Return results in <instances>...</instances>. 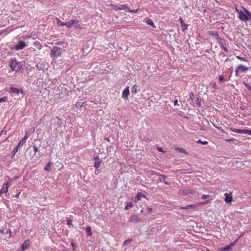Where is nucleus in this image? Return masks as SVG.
<instances>
[{
    "mask_svg": "<svg viewBox=\"0 0 251 251\" xmlns=\"http://www.w3.org/2000/svg\"><path fill=\"white\" fill-rule=\"evenodd\" d=\"M33 150H34V151L35 152H37V151H39L38 148V147L34 145L33 146Z\"/></svg>",
    "mask_w": 251,
    "mask_h": 251,
    "instance_id": "46",
    "label": "nucleus"
},
{
    "mask_svg": "<svg viewBox=\"0 0 251 251\" xmlns=\"http://www.w3.org/2000/svg\"><path fill=\"white\" fill-rule=\"evenodd\" d=\"M63 44V43L61 41L57 42L56 43V45H61Z\"/></svg>",
    "mask_w": 251,
    "mask_h": 251,
    "instance_id": "56",
    "label": "nucleus"
},
{
    "mask_svg": "<svg viewBox=\"0 0 251 251\" xmlns=\"http://www.w3.org/2000/svg\"><path fill=\"white\" fill-rule=\"evenodd\" d=\"M209 34L212 36H216L217 37V39L218 40V37H220L219 36V34L218 32H209Z\"/></svg>",
    "mask_w": 251,
    "mask_h": 251,
    "instance_id": "23",
    "label": "nucleus"
},
{
    "mask_svg": "<svg viewBox=\"0 0 251 251\" xmlns=\"http://www.w3.org/2000/svg\"><path fill=\"white\" fill-rule=\"evenodd\" d=\"M111 7L115 11H117L119 10H127L128 9V7L126 4L122 5L121 6H118L115 5H111Z\"/></svg>",
    "mask_w": 251,
    "mask_h": 251,
    "instance_id": "7",
    "label": "nucleus"
},
{
    "mask_svg": "<svg viewBox=\"0 0 251 251\" xmlns=\"http://www.w3.org/2000/svg\"><path fill=\"white\" fill-rule=\"evenodd\" d=\"M84 103L85 102H76V104H75V106L77 108H78V107H81L83 105Z\"/></svg>",
    "mask_w": 251,
    "mask_h": 251,
    "instance_id": "31",
    "label": "nucleus"
},
{
    "mask_svg": "<svg viewBox=\"0 0 251 251\" xmlns=\"http://www.w3.org/2000/svg\"><path fill=\"white\" fill-rule=\"evenodd\" d=\"M224 196H225V201L226 203L231 202L232 201V197L230 194L228 193H225Z\"/></svg>",
    "mask_w": 251,
    "mask_h": 251,
    "instance_id": "13",
    "label": "nucleus"
},
{
    "mask_svg": "<svg viewBox=\"0 0 251 251\" xmlns=\"http://www.w3.org/2000/svg\"><path fill=\"white\" fill-rule=\"evenodd\" d=\"M132 92L134 93H137V86L136 85H134L132 87Z\"/></svg>",
    "mask_w": 251,
    "mask_h": 251,
    "instance_id": "38",
    "label": "nucleus"
},
{
    "mask_svg": "<svg viewBox=\"0 0 251 251\" xmlns=\"http://www.w3.org/2000/svg\"><path fill=\"white\" fill-rule=\"evenodd\" d=\"M235 139L231 138V139H226L225 141L226 142L230 143V142H234L235 141Z\"/></svg>",
    "mask_w": 251,
    "mask_h": 251,
    "instance_id": "43",
    "label": "nucleus"
},
{
    "mask_svg": "<svg viewBox=\"0 0 251 251\" xmlns=\"http://www.w3.org/2000/svg\"><path fill=\"white\" fill-rule=\"evenodd\" d=\"M3 194V193L0 190V197Z\"/></svg>",
    "mask_w": 251,
    "mask_h": 251,
    "instance_id": "62",
    "label": "nucleus"
},
{
    "mask_svg": "<svg viewBox=\"0 0 251 251\" xmlns=\"http://www.w3.org/2000/svg\"><path fill=\"white\" fill-rule=\"evenodd\" d=\"M229 129L234 132L238 133H243V129H238L236 128H233L229 127Z\"/></svg>",
    "mask_w": 251,
    "mask_h": 251,
    "instance_id": "21",
    "label": "nucleus"
},
{
    "mask_svg": "<svg viewBox=\"0 0 251 251\" xmlns=\"http://www.w3.org/2000/svg\"><path fill=\"white\" fill-rule=\"evenodd\" d=\"M5 233L9 234V237H10L12 235V232L10 229H7Z\"/></svg>",
    "mask_w": 251,
    "mask_h": 251,
    "instance_id": "45",
    "label": "nucleus"
},
{
    "mask_svg": "<svg viewBox=\"0 0 251 251\" xmlns=\"http://www.w3.org/2000/svg\"><path fill=\"white\" fill-rule=\"evenodd\" d=\"M236 10L239 14V19L243 21L247 22L251 20V13L245 9V12L236 8Z\"/></svg>",
    "mask_w": 251,
    "mask_h": 251,
    "instance_id": "1",
    "label": "nucleus"
},
{
    "mask_svg": "<svg viewBox=\"0 0 251 251\" xmlns=\"http://www.w3.org/2000/svg\"><path fill=\"white\" fill-rule=\"evenodd\" d=\"M230 251L228 246H226L223 248H219L218 249V251Z\"/></svg>",
    "mask_w": 251,
    "mask_h": 251,
    "instance_id": "22",
    "label": "nucleus"
},
{
    "mask_svg": "<svg viewBox=\"0 0 251 251\" xmlns=\"http://www.w3.org/2000/svg\"><path fill=\"white\" fill-rule=\"evenodd\" d=\"M71 245L72 246L73 250L74 251L75 250V246L74 243L73 242H71Z\"/></svg>",
    "mask_w": 251,
    "mask_h": 251,
    "instance_id": "54",
    "label": "nucleus"
},
{
    "mask_svg": "<svg viewBox=\"0 0 251 251\" xmlns=\"http://www.w3.org/2000/svg\"><path fill=\"white\" fill-rule=\"evenodd\" d=\"M10 90L9 92L12 93H15L17 94H18L20 93V90L16 87L11 86L10 87Z\"/></svg>",
    "mask_w": 251,
    "mask_h": 251,
    "instance_id": "18",
    "label": "nucleus"
},
{
    "mask_svg": "<svg viewBox=\"0 0 251 251\" xmlns=\"http://www.w3.org/2000/svg\"><path fill=\"white\" fill-rule=\"evenodd\" d=\"M141 197L146 198V196L141 192L138 193L136 197V201H140Z\"/></svg>",
    "mask_w": 251,
    "mask_h": 251,
    "instance_id": "20",
    "label": "nucleus"
},
{
    "mask_svg": "<svg viewBox=\"0 0 251 251\" xmlns=\"http://www.w3.org/2000/svg\"><path fill=\"white\" fill-rule=\"evenodd\" d=\"M132 241V240H126L124 242V245H126V244H127L129 243H130Z\"/></svg>",
    "mask_w": 251,
    "mask_h": 251,
    "instance_id": "44",
    "label": "nucleus"
},
{
    "mask_svg": "<svg viewBox=\"0 0 251 251\" xmlns=\"http://www.w3.org/2000/svg\"><path fill=\"white\" fill-rule=\"evenodd\" d=\"M86 231L87 236H91L92 235L91 228L90 226H87L86 229Z\"/></svg>",
    "mask_w": 251,
    "mask_h": 251,
    "instance_id": "25",
    "label": "nucleus"
},
{
    "mask_svg": "<svg viewBox=\"0 0 251 251\" xmlns=\"http://www.w3.org/2000/svg\"><path fill=\"white\" fill-rule=\"evenodd\" d=\"M7 100V97H3L0 99V103L1 102H4L6 101Z\"/></svg>",
    "mask_w": 251,
    "mask_h": 251,
    "instance_id": "36",
    "label": "nucleus"
},
{
    "mask_svg": "<svg viewBox=\"0 0 251 251\" xmlns=\"http://www.w3.org/2000/svg\"><path fill=\"white\" fill-rule=\"evenodd\" d=\"M238 239L239 238L236 239L234 241L231 242L228 245H227L230 250L232 249V248L236 244Z\"/></svg>",
    "mask_w": 251,
    "mask_h": 251,
    "instance_id": "24",
    "label": "nucleus"
},
{
    "mask_svg": "<svg viewBox=\"0 0 251 251\" xmlns=\"http://www.w3.org/2000/svg\"><path fill=\"white\" fill-rule=\"evenodd\" d=\"M127 11L128 12H130V13H137V11H138V10H130L129 9H127Z\"/></svg>",
    "mask_w": 251,
    "mask_h": 251,
    "instance_id": "48",
    "label": "nucleus"
},
{
    "mask_svg": "<svg viewBox=\"0 0 251 251\" xmlns=\"http://www.w3.org/2000/svg\"><path fill=\"white\" fill-rule=\"evenodd\" d=\"M237 59L240 61H243L245 62H248V61L245 59L244 58L241 57L240 56H236Z\"/></svg>",
    "mask_w": 251,
    "mask_h": 251,
    "instance_id": "32",
    "label": "nucleus"
},
{
    "mask_svg": "<svg viewBox=\"0 0 251 251\" xmlns=\"http://www.w3.org/2000/svg\"><path fill=\"white\" fill-rule=\"evenodd\" d=\"M197 207L196 205L195 204H191V205H186L185 207H180V209H188L189 208H195Z\"/></svg>",
    "mask_w": 251,
    "mask_h": 251,
    "instance_id": "19",
    "label": "nucleus"
},
{
    "mask_svg": "<svg viewBox=\"0 0 251 251\" xmlns=\"http://www.w3.org/2000/svg\"><path fill=\"white\" fill-rule=\"evenodd\" d=\"M206 251H209V250H206Z\"/></svg>",
    "mask_w": 251,
    "mask_h": 251,
    "instance_id": "64",
    "label": "nucleus"
},
{
    "mask_svg": "<svg viewBox=\"0 0 251 251\" xmlns=\"http://www.w3.org/2000/svg\"><path fill=\"white\" fill-rule=\"evenodd\" d=\"M10 67L12 71L18 72L22 69V64L16 60L12 59L11 60Z\"/></svg>",
    "mask_w": 251,
    "mask_h": 251,
    "instance_id": "3",
    "label": "nucleus"
},
{
    "mask_svg": "<svg viewBox=\"0 0 251 251\" xmlns=\"http://www.w3.org/2000/svg\"><path fill=\"white\" fill-rule=\"evenodd\" d=\"M51 162H50L45 167V169L49 172L51 170Z\"/></svg>",
    "mask_w": 251,
    "mask_h": 251,
    "instance_id": "28",
    "label": "nucleus"
},
{
    "mask_svg": "<svg viewBox=\"0 0 251 251\" xmlns=\"http://www.w3.org/2000/svg\"><path fill=\"white\" fill-rule=\"evenodd\" d=\"M133 206V204L132 202H128L127 203L126 205L125 206V209L126 210H128L129 209V208L132 207Z\"/></svg>",
    "mask_w": 251,
    "mask_h": 251,
    "instance_id": "26",
    "label": "nucleus"
},
{
    "mask_svg": "<svg viewBox=\"0 0 251 251\" xmlns=\"http://www.w3.org/2000/svg\"><path fill=\"white\" fill-rule=\"evenodd\" d=\"M27 138V137L26 136V135L24 136V138H23L21 140H24V144L25 143L26 139Z\"/></svg>",
    "mask_w": 251,
    "mask_h": 251,
    "instance_id": "50",
    "label": "nucleus"
},
{
    "mask_svg": "<svg viewBox=\"0 0 251 251\" xmlns=\"http://www.w3.org/2000/svg\"><path fill=\"white\" fill-rule=\"evenodd\" d=\"M144 22L146 23L148 25H150L151 26L153 27H155V26L153 22H152V20H151L150 19L145 18L144 20Z\"/></svg>",
    "mask_w": 251,
    "mask_h": 251,
    "instance_id": "16",
    "label": "nucleus"
},
{
    "mask_svg": "<svg viewBox=\"0 0 251 251\" xmlns=\"http://www.w3.org/2000/svg\"><path fill=\"white\" fill-rule=\"evenodd\" d=\"M178 21L180 23V24L182 26V30L183 31L185 30L188 27V25L184 23L183 19L181 17L179 18Z\"/></svg>",
    "mask_w": 251,
    "mask_h": 251,
    "instance_id": "17",
    "label": "nucleus"
},
{
    "mask_svg": "<svg viewBox=\"0 0 251 251\" xmlns=\"http://www.w3.org/2000/svg\"><path fill=\"white\" fill-rule=\"evenodd\" d=\"M130 221L133 223H137L141 221L140 218L136 215H132L130 219Z\"/></svg>",
    "mask_w": 251,
    "mask_h": 251,
    "instance_id": "14",
    "label": "nucleus"
},
{
    "mask_svg": "<svg viewBox=\"0 0 251 251\" xmlns=\"http://www.w3.org/2000/svg\"><path fill=\"white\" fill-rule=\"evenodd\" d=\"M150 174H151V175H154V174H156V175H158V176H160V175H160V174H156L154 171H152V170H151V171H150Z\"/></svg>",
    "mask_w": 251,
    "mask_h": 251,
    "instance_id": "49",
    "label": "nucleus"
},
{
    "mask_svg": "<svg viewBox=\"0 0 251 251\" xmlns=\"http://www.w3.org/2000/svg\"><path fill=\"white\" fill-rule=\"evenodd\" d=\"M196 102L199 107L201 106V100L199 98H197Z\"/></svg>",
    "mask_w": 251,
    "mask_h": 251,
    "instance_id": "35",
    "label": "nucleus"
},
{
    "mask_svg": "<svg viewBox=\"0 0 251 251\" xmlns=\"http://www.w3.org/2000/svg\"><path fill=\"white\" fill-rule=\"evenodd\" d=\"M157 151H161V152H165L163 150V149L161 148H160V147H157Z\"/></svg>",
    "mask_w": 251,
    "mask_h": 251,
    "instance_id": "52",
    "label": "nucleus"
},
{
    "mask_svg": "<svg viewBox=\"0 0 251 251\" xmlns=\"http://www.w3.org/2000/svg\"><path fill=\"white\" fill-rule=\"evenodd\" d=\"M243 133L251 135V130L249 129H243Z\"/></svg>",
    "mask_w": 251,
    "mask_h": 251,
    "instance_id": "33",
    "label": "nucleus"
},
{
    "mask_svg": "<svg viewBox=\"0 0 251 251\" xmlns=\"http://www.w3.org/2000/svg\"><path fill=\"white\" fill-rule=\"evenodd\" d=\"M219 81L222 82H224L225 81V79H224V77L223 75H221L219 76Z\"/></svg>",
    "mask_w": 251,
    "mask_h": 251,
    "instance_id": "40",
    "label": "nucleus"
},
{
    "mask_svg": "<svg viewBox=\"0 0 251 251\" xmlns=\"http://www.w3.org/2000/svg\"><path fill=\"white\" fill-rule=\"evenodd\" d=\"M193 194L192 190H188V192H187L186 193H185L184 194Z\"/></svg>",
    "mask_w": 251,
    "mask_h": 251,
    "instance_id": "55",
    "label": "nucleus"
},
{
    "mask_svg": "<svg viewBox=\"0 0 251 251\" xmlns=\"http://www.w3.org/2000/svg\"><path fill=\"white\" fill-rule=\"evenodd\" d=\"M94 160H95L94 166L96 169L99 168L100 167V164L101 163V161L100 160L99 157L98 156L95 157L94 158Z\"/></svg>",
    "mask_w": 251,
    "mask_h": 251,
    "instance_id": "11",
    "label": "nucleus"
},
{
    "mask_svg": "<svg viewBox=\"0 0 251 251\" xmlns=\"http://www.w3.org/2000/svg\"><path fill=\"white\" fill-rule=\"evenodd\" d=\"M106 140L107 141H109V139H106Z\"/></svg>",
    "mask_w": 251,
    "mask_h": 251,
    "instance_id": "63",
    "label": "nucleus"
},
{
    "mask_svg": "<svg viewBox=\"0 0 251 251\" xmlns=\"http://www.w3.org/2000/svg\"><path fill=\"white\" fill-rule=\"evenodd\" d=\"M67 224L68 225H72V221L71 219L67 218Z\"/></svg>",
    "mask_w": 251,
    "mask_h": 251,
    "instance_id": "41",
    "label": "nucleus"
},
{
    "mask_svg": "<svg viewBox=\"0 0 251 251\" xmlns=\"http://www.w3.org/2000/svg\"><path fill=\"white\" fill-rule=\"evenodd\" d=\"M20 192H19L18 194H16L15 197L16 198H18L19 195H20Z\"/></svg>",
    "mask_w": 251,
    "mask_h": 251,
    "instance_id": "59",
    "label": "nucleus"
},
{
    "mask_svg": "<svg viewBox=\"0 0 251 251\" xmlns=\"http://www.w3.org/2000/svg\"><path fill=\"white\" fill-rule=\"evenodd\" d=\"M72 25H74L75 28L81 29L82 28L80 25L79 22L78 20H72Z\"/></svg>",
    "mask_w": 251,
    "mask_h": 251,
    "instance_id": "15",
    "label": "nucleus"
},
{
    "mask_svg": "<svg viewBox=\"0 0 251 251\" xmlns=\"http://www.w3.org/2000/svg\"><path fill=\"white\" fill-rule=\"evenodd\" d=\"M218 41L221 48L225 51L227 52L228 50L226 47V42L225 40L221 37H218Z\"/></svg>",
    "mask_w": 251,
    "mask_h": 251,
    "instance_id": "6",
    "label": "nucleus"
},
{
    "mask_svg": "<svg viewBox=\"0 0 251 251\" xmlns=\"http://www.w3.org/2000/svg\"><path fill=\"white\" fill-rule=\"evenodd\" d=\"M24 144V141L23 140H20L18 145H17V146L14 149V150H13L12 152V155H13V156H15V154L17 152V151H18L19 149L22 147L23 145Z\"/></svg>",
    "mask_w": 251,
    "mask_h": 251,
    "instance_id": "8",
    "label": "nucleus"
},
{
    "mask_svg": "<svg viewBox=\"0 0 251 251\" xmlns=\"http://www.w3.org/2000/svg\"><path fill=\"white\" fill-rule=\"evenodd\" d=\"M177 103H178V100H176L175 101H174V105H176V104H177Z\"/></svg>",
    "mask_w": 251,
    "mask_h": 251,
    "instance_id": "57",
    "label": "nucleus"
},
{
    "mask_svg": "<svg viewBox=\"0 0 251 251\" xmlns=\"http://www.w3.org/2000/svg\"><path fill=\"white\" fill-rule=\"evenodd\" d=\"M11 182V181H9V182H7L6 183L3 184L1 189H0V191L3 193H5L7 192V191L8 190V188L11 185V184L10 183Z\"/></svg>",
    "mask_w": 251,
    "mask_h": 251,
    "instance_id": "9",
    "label": "nucleus"
},
{
    "mask_svg": "<svg viewBox=\"0 0 251 251\" xmlns=\"http://www.w3.org/2000/svg\"><path fill=\"white\" fill-rule=\"evenodd\" d=\"M159 181H160V182L163 181V177H162V178L160 177V178H159Z\"/></svg>",
    "mask_w": 251,
    "mask_h": 251,
    "instance_id": "61",
    "label": "nucleus"
},
{
    "mask_svg": "<svg viewBox=\"0 0 251 251\" xmlns=\"http://www.w3.org/2000/svg\"><path fill=\"white\" fill-rule=\"evenodd\" d=\"M30 243L31 242L29 240H26L21 245V248L25 251L30 247Z\"/></svg>",
    "mask_w": 251,
    "mask_h": 251,
    "instance_id": "10",
    "label": "nucleus"
},
{
    "mask_svg": "<svg viewBox=\"0 0 251 251\" xmlns=\"http://www.w3.org/2000/svg\"><path fill=\"white\" fill-rule=\"evenodd\" d=\"M56 20L57 21V24L58 25H59V26H63V25H64V22H62L61 20H60L58 18H56Z\"/></svg>",
    "mask_w": 251,
    "mask_h": 251,
    "instance_id": "29",
    "label": "nucleus"
},
{
    "mask_svg": "<svg viewBox=\"0 0 251 251\" xmlns=\"http://www.w3.org/2000/svg\"><path fill=\"white\" fill-rule=\"evenodd\" d=\"M244 84L246 86V87L250 90L251 91V86L249 85L248 84H246L245 83H244Z\"/></svg>",
    "mask_w": 251,
    "mask_h": 251,
    "instance_id": "47",
    "label": "nucleus"
},
{
    "mask_svg": "<svg viewBox=\"0 0 251 251\" xmlns=\"http://www.w3.org/2000/svg\"><path fill=\"white\" fill-rule=\"evenodd\" d=\"M214 126L217 128L218 129H219L221 132L223 133H226L225 131L223 129V128L222 127L217 126L214 125Z\"/></svg>",
    "mask_w": 251,
    "mask_h": 251,
    "instance_id": "34",
    "label": "nucleus"
},
{
    "mask_svg": "<svg viewBox=\"0 0 251 251\" xmlns=\"http://www.w3.org/2000/svg\"><path fill=\"white\" fill-rule=\"evenodd\" d=\"M26 46V44L24 41H20L19 42L18 44L14 47V49L16 50H18L23 49Z\"/></svg>",
    "mask_w": 251,
    "mask_h": 251,
    "instance_id": "5",
    "label": "nucleus"
},
{
    "mask_svg": "<svg viewBox=\"0 0 251 251\" xmlns=\"http://www.w3.org/2000/svg\"><path fill=\"white\" fill-rule=\"evenodd\" d=\"M176 150H178L180 152L184 153L186 154H188V153L183 148H176Z\"/></svg>",
    "mask_w": 251,
    "mask_h": 251,
    "instance_id": "30",
    "label": "nucleus"
},
{
    "mask_svg": "<svg viewBox=\"0 0 251 251\" xmlns=\"http://www.w3.org/2000/svg\"><path fill=\"white\" fill-rule=\"evenodd\" d=\"M129 95V87H127L123 91L122 98L125 99H127Z\"/></svg>",
    "mask_w": 251,
    "mask_h": 251,
    "instance_id": "12",
    "label": "nucleus"
},
{
    "mask_svg": "<svg viewBox=\"0 0 251 251\" xmlns=\"http://www.w3.org/2000/svg\"><path fill=\"white\" fill-rule=\"evenodd\" d=\"M147 210L149 212L151 213V212H152V208H151V207H148V208H147Z\"/></svg>",
    "mask_w": 251,
    "mask_h": 251,
    "instance_id": "53",
    "label": "nucleus"
},
{
    "mask_svg": "<svg viewBox=\"0 0 251 251\" xmlns=\"http://www.w3.org/2000/svg\"><path fill=\"white\" fill-rule=\"evenodd\" d=\"M17 251H25L23 249L20 248Z\"/></svg>",
    "mask_w": 251,
    "mask_h": 251,
    "instance_id": "60",
    "label": "nucleus"
},
{
    "mask_svg": "<svg viewBox=\"0 0 251 251\" xmlns=\"http://www.w3.org/2000/svg\"><path fill=\"white\" fill-rule=\"evenodd\" d=\"M213 88H214L215 89H217V85L216 84V83H214L213 85Z\"/></svg>",
    "mask_w": 251,
    "mask_h": 251,
    "instance_id": "58",
    "label": "nucleus"
},
{
    "mask_svg": "<svg viewBox=\"0 0 251 251\" xmlns=\"http://www.w3.org/2000/svg\"><path fill=\"white\" fill-rule=\"evenodd\" d=\"M209 201V200H207L205 202H200L199 204H198L199 205H201V204H206V203H207Z\"/></svg>",
    "mask_w": 251,
    "mask_h": 251,
    "instance_id": "51",
    "label": "nucleus"
},
{
    "mask_svg": "<svg viewBox=\"0 0 251 251\" xmlns=\"http://www.w3.org/2000/svg\"><path fill=\"white\" fill-rule=\"evenodd\" d=\"M197 143H201V144L202 145H207L208 144V142L207 141H201V140H199L197 141Z\"/></svg>",
    "mask_w": 251,
    "mask_h": 251,
    "instance_id": "39",
    "label": "nucleus"
},
{
    "mask_svg": "<svg viewBox=\"0 0 251 251\" xmlns=\"http://www.w3.org/2000/svg\"><path fill=\"white\" fill-rule=\"evenodd\" d=\"M160 176L163 177V182L167 185H169L170 183L169 182H168L167 181H165V178H166V176L165 175H160Z\"/></svg>",
    "mask_w": 251,
    "mask_h": 251,
    "instance_id": "37",
    "label": "nucleus"
},
{
    "mask_svg": "<svg viewBox=\"0 0 251 251\" xmlns=\"http://www.w3.org/2000/svg\"><path fill=\"white\" fill-rule=\"evenodd\" d=\"M209 197H210V196L209 195H203L201 196V199L205 200V199L209 198Z\"/></svg>",
    "mask_w": 251,
    "mask_h": 251,
    "instance_id": "42",
    "label": "nucleus"
},
{
    "mask_svg": "<svg viewBox=\"0 0 251 251\" xmlns=\"http://www.w3.org/2000/svg\"><path fill=\"white\" fill-rule=\"evenodd\" d=\"M61 48L53 47L50 52V57L52 60H55L57 58L60 57L62 54Z\"/></svg>",
    "mask_w": 251,
    "mask_h": 251,
    "instance_id": "2",
    "label": "nucleus"
},
{
    "mask_svg": "<svg viewBox=\"0 0 251 251\" xmlns=\"http://www.w3.org/2000/svg\"><path fill=\"white\" fill-rule=\"evenodd\" d=\"M249 68L243 66L242 65H239L235 69V75L236 76H239V74L242 73L243 72H247L248 71Z\"/></svg>",
    "mask_w": 251,
    "mask_h": 251,
    "instance_id": "4",
    "label": "nucleus"
},
{
    "mask_svg": "<svg viewBox=\"0 0 251 251\" xmlns=\"http://www.w3.org/2000/svg\"><path fill=\"white\" fill-rule=\"evenodd\" d=\"M64 25H66L69 28L71 27L72 26V20L69 21V22L64 23Z\"/></svg>",
    "mask_w": 251,
    "mask_h": 251,
    "instance_id": "27",
    "label": "nucleus"
}]
</instances>
